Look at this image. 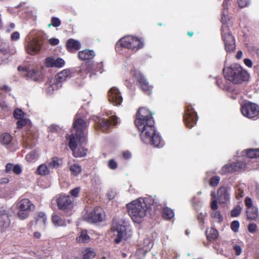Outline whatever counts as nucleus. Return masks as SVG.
<instances>
[{
    "instance_id": "obj_59",
    "label": "nucleus",
    "mask_w": 259,
    "mask_h": 259,
    "mask_svg": "<svg viewBox=\"0 0 259 259\" xmlns=\"http://www.w3.org/2000/svg\"><path fill=\"white\" fill-rule=\"evenodd\" d=\"M254 152L253 149H249L247 150L246 155L250 158H254Z\"/></svg>"
},
{
    "instance_id": "obj_64",
    "label": "nucleus",
    "mask_w": 259,
    "mask_h": 259,
    "mask_svg": "<svg viewBox=\"0 0 259 259\" xmlns=\"http://www.w3.org/2000/svg\"><path fill=\"white\" fill-rule=\"evenodd\" d=\"M59 42V40L57 38H53L49 39V43L52 46L57 45Z\"/></svg>"
},
{
    "instance_id": "obj_33",
    "label": "nucleus",
    "mask_w": 259,
    "mask_h": 259,
    "mask_svg": "<svg viewBox=\"0 0 259 259\" xmlns=\"http://www.w3.org/2000/svg\"><path fill=\"white\" fill-rule=\"evenodd\" d=\"M227 79H222V78L218 77L216 78L215 83L218 87L220 89L223 90L226 89L227 90H229V88L227 85L228 81L226 80Z\"/></svg>"
},
{
    "instance_id": "obj_3",
    "label": "nucleus",
    "mask_w": 259,
    "mask_h": 259,
    "mask_svg": "<svg viewBox=\"0 0 259 259\" xmlns=\"http://www.w3.org/2000/svg\"><path fill=\"white\" fill-rule=\"evenodd\" d=\"M111 230L116 237L114 239L116 243H119L122 240H126L132 235L128 222L122 218H114Z\"/></svg>"
},
{
    "instance_id": "obj_32",
    "label": "nucleus",
    "mask_w": 259,
    "mask_h": 259,
    "mask_svg": "<svg viewBox=\"0 0 259 259\" xmlns=\"http://www.w3.org/2000/svg\"><path fill=\"white\" fill-rule=\"evenodd\" d=\"M91 69L93 75L96 74V73L97 72L102 73L103 71V62L91 63Z\"/></svg>"
},
{
    "instance_id": "obj_31",
    "label": "nucleus",
    "mask_w": 259,
    "mask_h": 259,
    "mask_svg": "<svg viewBox=\"0 0 259 259\" xmlns=\"http://www.w3.org/2000/svg\"><path fill=\"white\" fill-rule=\"evenodd\" d=\"M83 259H92L96 255L94 249L89 247L85 248L82 252Z\"/></svg>"
},
{
    "instance_id": "obj_5",
    "label": "nucleus",
    "mask_w": 259,
    "mask_h": 259,
    "mask_svg": "<svg viewBox=\"0 0 259 259\" xmlns=\"http://www.w3.org/2000/svg\"><path fill=\"white\" fill-rule=\"evenodd\" d=\"M230 21L228 16L225 14V10L222 12L221 22L222 27V38L225 45V49L227 53H231L235 51V42L233 36L228 25Z\"/></svg>"
},
{
    "instance_id": "obj_38",
    "label": "nucleus",
    "mask_w": 259,
    "mask_h": 259,
    "mask_svg": "<svg viewBox=\"0 0 259 259\" xmlns=\"http://www.w3.org/2000/svg\"><path fill=\"white\" fill-rule=\"evenodd\" d=\"M69 169L71 174L73 176H76L81 172V167L80 165L78 164H73L69 167Z\"/></svg>"
},
{
    "instance_id": "obj_41",
    "label": "nucleus",
    "mask_w": 259,
    "mask_h": 259,
    "mask_svg": "<svg viewBox=\"0 0 259 259\" xmlns=\"http://www.w3.org/2000/svg\"><path fill=\"white\" fill-rule=\"evenodd\" d=\"M211 215L213 220V222L220 223L223 220V217L221 215L220 211H212Z\"/></svg>"
},
{
    "instance_id": "obj_23",
    "label": "nucleus",
    "mask_w": 259,
    "mask_h": 259,
    "mask_svg": "<svg viewBox=\"0 0 259 259\" xmlns=\"http://www.w3.org/2000/svg\"><path fill=\"white\" fill-rule=\"evenodd\" d=\"M96 54L93 50L85 49L78 53V58L82 61H89L93 59Z\"/></svg>"
},
{
    "instance_id": "obj_60",
    "label": "nucleus",
    "mask_w": 259,
    "mask_h": 259,
    "mask_svg": "<svg viewBox=\"0 0 259 259\" xmlns=\"http://www.w3.org/2000/svg\"><path fill=\"white\" fill-rule=\"evenodd\" d=\"M20 37L19 33L17 31L14 32L11 34V38L12 40H17Z\"/></svg>"
},
{
    "instance_id": "obj_8",
    "label": "nucleus",
    "mask_w": 259,
    "mask_h": 259,
    "mask_svg": "<svg viewBox=\"0 0 259 259\" xmlns=\"http://www.w3.org/2000/svg\"><path fill=\"white\" fill-rule=\"evenodd\" d=\"M240 110L242 115L246 117L259 119V106L255 103L245 102L241 105Z\"/></svg>"
},
{
    "instance_id": "obj_63",
    "label": "nucleus",
    "mask_w": 259,
    "mask_h": 259,
    "mask_svg": "<svg viewBox=\"0 0 259 259\" xmlns=\"http://www.w3.org/2000/svg\"><path fill=\"white\" fill-rule=\"evenodd\" d=\"M122 157L126 160L128 159L131 157V154L128 151H123L122 152Z\"/></svg>"
},
{
    "instance_id": "obj_19",
    "label": "nucleus",
    "mask_w": 259,
    "mask_h": 259,
    "mask_svg": "<svg viewBox=\"0 0 259 259\" xmlns=\"http://www.w3.org/2000/svg\"><path fill=\"white\" fill-rule=\"evenodd\" d=\"M42 42L40 40L33 39L29 41L27 46V51L28 54L34 55L37 54L40 50Z\"/></svg>"
},
{
    "instance_id": "obj_20",
    "label": "nucleus",
    "mask_w": 259,
    "mask_h": 259,
    "mask_svg": "<svg viewBox=\"0 0 259 259\" xmlns=\"http://www.w3.org/2000/svg\"><path fill=\"white\" fill-rule=\"evenodd\" d=\"M45 64L47 67L61 68L64 66L65 61L60 58L55 59L52 57H48L45 59Z\"/></svg>"
},
{
    "instance_id": "obj_7",
    "label": "nucleus",
    "mask_w": 259,
    "mask_h": 259,
    "mask_svg": "<svg viewBox=\"0 0 259 259\" xmlns=\"http://www.w3.org/2000/svg\"><path fill=\"white\" fill-rule=\"evenodd\" d=\"M143 40L133 36H126L119 40L115 45V49L119 47L126 48L133 51H137L143 47Z\"/></svg>"
},
{
    "instance_id": "obj_18",
    "label": "nucleus",
    "mask_w": 259,
    "mask_h": 259,
    "mask_svg": "<svg viewBox=\"0 0 259 259\" xmlns=\"http://www.w3.org/2000/svg\"><path fill=\"white\" fill-rule=\"evenodd\" d=\"M57 205L60 209H69L72 205V201L69 196L61 195L57 200Z\"/></svg>"
},
{
    "instance_id": "obj_45",
    "label": "nucleus",
    "mask_w": 259,
    "mask_h": 259,
    "mask_svg": "<svg viewBox=\"0 0 259 259\" xmlns=\"http://www.w3.org/2000/svg\"><path fill=\"white\" fill-rule=\"evenodd\" d=\"M16 122L17 127L19 129L22 128L23 126H25L28 122V119L26 118H22L18 119Z\"/></svg>"
},
{
    "instance_id": "obj_47",
    "label": "nucleus",
    "mask_w": 259,
    "mask_h": 259,
    "mask_svg": "<svg viewBox=\"0 0 259 259\" xmlns=\"http://www.w3.org/2000/svg\"><path fill=\"white\" fill-rule=\"evenodd\" d=\"M162 216L166 220H170L174 218V211H162Z\"/></svg>"
},
{
    "instance_id": "obj_22",
    "label": "nucleus",
    "mask_w": 259,
    "mask_h": 259,
    "mask_svg": "<svg viewBox=\"0 0 259 259\" xmlns=\"http://www.w3.org/2000/svg\"><path fill=\"white\" fill-rule=\"evenodd\" d=\"M218 199L219 203H225L230 198V195L226 188L222 187L220 188L217 191Z\"/></svg>"
},
{
    "instance_id": "obj_62",
    "label": "nucleus",
    "mask_w": 259,
    "mask_h": 259,
    "mask_svg": "<svg viewBox=\"0 0 259 259\" xmlns=\"http://www.w3.org/2000/svg\"><path fill=\"white\" fill-rule=\"evenodd\" d=\"M234 249L235 251V254L237 255H239L242 252V249L239 245H235L234 247Z\"/></svg>"
},
{
    "instance_id": "obj_17",
    "label": "nucleus",
    "mask_w": 259,
    "mask_h": 259,
    "mask_svg": "<svg viewBox=\"0 0 259 259\" xmlns=\"http://www.w3.org/2000/svg\"><path fill=\"white\" fill-rule=\"evenodd\" d=\"M36 136L34 132L28 131L23 137V144L25 148H33L35 145Z\"/></svg>"
},
{
    "instance_id": "obj_25",
    "label": "nucleus",
    "mask_w": 259,
    "mask_h": 259,
    "mask_svg": "<svg viewBox=\"0 0 259 259\" xmlns=\"http://www.w3.org/2000/svg\"><path fill=\"white\" fill-rule=\"evenodd\" d=\"M128 214L133 221L137 223H140L143 218L146 215V211H128Z\"/></svg>"
},
{
    "instance_id": "obj_2",
    "label": "nucleus",
    "mask_w": 259,
    "mask_h": 259,
    "mask_svg": "<svg viewBox=\"0 0 259 259\" xmlns=\"http://www.w3.org/2000/svg\"><path fill=\"white\" fill-rule=\"evenodd\" d=\"M89 123L82 118H77L74 120L72 127L75 131L74 134L69 136L68 146L72 151L75 157H84L87 154V149L79 147L77 149V142L81 144H86L88 142V130Z\"/></svg>"
},
{
    "instance_id": "obj_39",
    "label": "nucleus",
    "mask_w": 259,
    "mask_h": 259,
    "mask_svg": "<svg viewBox=\"0 0 259 259\" xmlns=\"http://www.w3.org/2000/svg\"><path fill=\"white\" fill-rule=\"evenodd\" d=\"M52 222L54 224L58 226H63L65 225L64 221L57 215L53 214L52 216Z\"/></svg>"
},
{
    "instance_id": "obj_58",
    "label": "nucleus",
    "mask_w": 259,
    "mask_h": 259,
    "mask_svg": "<svg viewBox=\"0 0 259 259\" xmlns=\"http://www.w3.org/2000/svg\"><path fill=\"white\" fill-rule=\"evenodd\" d=\"M245 204L248 209L252 207V200L249 197H246L245 199Z\"/></svg>"
},
{
    "instance_id": "obj_36",
    "label": "nucleus",
    "mask_w": 259,
    "mask_h": 259,
    "mask_svg": "<svg viewBox=\"0 0 259 259\" xmlns=\"http://www.w3.org/2000/svg\"><path fill=\"white\" fill-rule=\"evenodd\" d=\"M1 142L4 145H9L12 140V136L8 133H4L1 136Z\"/></svg>"
},
{
    "instance_id": "obj_56",
    "label": "nucleus",
    "mask_w": 259,
    "mask_h": 259,
    "mask_svg": "<svg viewBox=\"0 0 259 259\" xmlns=\"http://www.w3.org/2000/svg\"><path fill=\"white\" fill-rule=\"evenodd\" d=\"M13 171L14 173H15L16 175H19L21 173L22 169L21 167L19 165H13Z\"/></svg>"
},
{
    "instance_id": "obj_61",
    "label": "nucleus",
    "mask_w": 259,
    "mask_h": 259,
    "mask_svg": "<svg viewBox=\"0 0 259 259\" xmlns=\"http://www.w3.org/2000/svg\"><path fill=\"white\" fill-rule=\"evenodd\" d=\"M248 230L249 232L253 233L256 231V226L254 224H250L248 227Z\"/></svg>"
},
{
    "instance_id": "obj_46",
    "label": "nucleus",
    "mask_w": 259,
    "mask_h": 259,
    "mask_svg": "<svg viewBox=\"0 0 259 259\" xmlns=\"http://www.w3.org/2000/svg\"><path fill=\"white\" fill-rule=\"evenodd\" d=\"M36 157V152L33 151L29 152L26 155L25 159L27 161L31 162L33 160L35 159Z\"/></svg>"
},
{
    "instance_id": "obj_54",
    "label": "nucleus",
    "mask_w": 259,
    "mask_h": 259,
    "mask_svg": "<svg viewBox=\"0 0 259 259\" xmlns=\"http://www.w3.org/2000/svg\"><path fill=\"white\" fill-rule=\"evenodd\" d=\"M210 207L213 210H216L218 208V202L215 199H213V198H212L211 199Z\"/></svg>"
},
{
    "instance_id": "obj_42",
    "label": "nucleus",
    "mask_w": 259,
    "mask_h": 259,
    "mask_svg": "<svg viewBox=\"0 0 259 259\" xmlns=\"http://www.w3.org/2000/svg\"><path fill=\"white\" fill-rule=\"evenodd\" d=\"M25 115L24 112L20 109H16L13 112V116L17 119L24 118Z\"/></svg>"
},
{
    "instance_id": "obj_53",
    "label": "nucleus",
    "mask_w": 259,
    "mask_h": 259,
    "mask_svg": "<svg viewBox=\"0 0 259 259\" xmlns=\"http://www.w3.org/2000/svg\"><path fill=\"white\" fill-rule=\"evenodd\" d=\"M17 216L20 220H24L28 216L27 211H18Z\"/></svg>"
},
{
    "instance_id": "obj_15",
    "label": "nucleus",
    "mask_w": 259,
    "mask_h": 259,
    "mask_svg": "<svg viewBox=\"0 0 259 259\" xmlns=\"http://www.w3.org/2000/svg\"><path fill=\"white\" fill-rule=\"evenodd\" d=\"M118 122V118L115 115L109 117L108 119H103L99 123L100 128L103 132L107 133L109 130L116 125Z\"/></svg>"
},
{
    "instance_id": "obj_10",
    "label": "nucleus",
    "mask_w": 259,
    "mask_h": 259,
    "mask_svg": "<svg viewBox=\"0 0 259 259\" xmlns=\"http://www.w3.org/2000/svg\"><path fill=\"white\" fill-rule=\"evenodd\" d=\"M18 70L22 72L24 76L34 81H39L43 78L41 70L37 67H30L28 65L19 66Z\"/></svg>"
},
{
    "instance_id": "obj_13",
    "label": "nucleus",
    "mask_w": 259,
    "mask_h": 259,
    "mask_svg": "<svg viewBox=\"0 0 259 259\" xmlns=\"http://www.w3.org/2000/svg\"><path fill=\"white\" fill-rule=\"evenodd\" d=\"M71 76L70 70L67 69H64L55 75L53 85L56 86L57 88H60L62 87V83Z\"/></svg>"
},
{
    "instance_id": "obj_52",
    "label": "nucleus",
    "mask_w": 259,
    "mask_h": 259,
    "mask_svg": "<svg viewBox=\"0 0 259 259\" xmlns=\"http://www.w3.org/2000/svg\"><path fill=\"white\" fill-rule=\"evenodd\" d=\"M83 79V78H82V77H81V78H76V80L74 81V82L73 83L74 86L75 87H77V88H79V87H82L84 84Z\"/></svg>"
},
{
    "instance_id": "obj_55",
    "label": "nucleus",
    "mask_w": 259,
    "mask_h": 259,
    "mask_svg": "<svg viewBox=\"0 0 259 259\" xmlns=\"http://www.w3.org/2000/svg\"><path fill=\"white\" fill-rule=\"evenodd\" d=\"M79 192H80V188L76 187V188L71 190L70 192V193L73 197H77L78 196Z\"/></svg>"
},
{
    "instance_id": "obj_6",
    "label": "nucleus",
    "mask_w": 259,
    "mask_h": 259,
    "mask_svg": "<svg viewBox=\"0 0 259 259\" xmlns=\"http://www.w3.org/2000/svg\"><path fill=\"white\" fill-rule=\"evenodd\" d=\"M157 202L151 197L139 198L126 204L127 210H156Z\"/></svg>"
},
{
    "instance_id": "obj_12",
    "label": "nucleus",
    "mask_w": 259,
    "mask_h": 259,
    "mask_svg": "<svg viewBox=\"0 0 259 259\" xmlns=\"http://www.w3.org/2000/svg\"><path fill=\"white\" fill-rule=\"evenodd\" d=\"M83 217L84 220L90 223L102 222L106 219L104 211H85Z\"/></svg>"
},
{
    "instance_id": "obj_16",
    "label": "nucleus",
    "mask_w": 259,
    "mask_h": 259,
    "mask_svg": "<svg viewBox=\"0 0 259 259\" xmlns=\"http://www.w3.org/2000/svg\"><path fill=\"white\" fill-rule=\"evenodd\" d=\"M108 100L114 105H119L122 101V98L118 90L113 87L108 93Z\"/></svg>"
},
{
    "instance_id": "obj_28",
    "label": "nucleus",
    "mask_w": 259,
    "mask_h": 259,
    "mask_svg": "<svg viewBox=\"0 0 259 259\" xmlns=\"http://www.w3.org/2000/svg\"><path fill=\"white\" fill-rule=\"evenodd\" d=\"M10 224V221L8 214H3L0 215V230L2 231L8 228Z\"/></svg>"
},
{
    "instance_id": "obj_9",
    "label": "nucleus",
    "mask_w": 259,
    "mask_h": 259,
    "mask_svg": "<svg viewBox=\"0 0 259 259\" xmlns=\"http://www.w3.org/2000/svg\"><path fill=\"white\" fill-rule=\"evenodd\" d=\"M133 77L134 78L136 83L146 94L150 95L152 91L153 87L145 78L141 72L135 69L131 71Z\"/></svg>"
},
{
    "instance_id": "obj_44",
    "label": "nucleus",
    "mask_w": 259,
    "mask_h": 259,
    "mask_svg": "<svg viewBox=\"0 0 259 259\" xmlns=\"http://www.w3.org/2000/svg\"><path fill=\"white\" fill-rule=\"evenodd\" d=\"M247 219L249 220H256L258 218L257 211H246Z\"/></svg>"
},
{
    "instance_id": "obj_14",
    "label": "nucleus",
    "mask_w": 259,
    "mask_h": 259,
    "mask_svg": "<svg viewBox=\"0 0 259 259\" xmlns=\"http://www.w3.org/2000/svg\"><path fill=\"white\" fill-rule=\"evenodd\" d=\"M246 164L243 162H237L231 164H227L222 167L221 171L222 174L233 173L239 171L245 168Z\"/></svg>"
},
{
    "instance_id": "obj_49",
    "label": "nucleus",
    "mask_w": 259,
    "mask_h": 259,
    "mask_svg": "<svg viewBox=\"0 0 259 259\" xmlns=\"http://www.w3.org/2000/svg\"><path fill=\"white\" fill-rule=\"evenodd\" d=\"M108 166L111 169H115L117 167V163L114 159H112L109 160Z\"/></svg>"
},
{
    "instance_id": "obj_50",
    "label": "nucleus",
    "mask_w": 259,
    "mask_h": 259,
    "mask_svg": "<svg viewBox=\"0 0 259 259\" xmlns=\"http://www.w3.org/2000/svg\"><path fill=\"white\" fill-rule=\"evenodd\" d=\"M231 228L234 232H237L239 228V223L237 221H234L231 225Z\"/></svg>"
},
{
    "instance_id": "obj_21",
    "label": "nucleus",
    "mask_w": 259,
    "mask_h": 259,
    "mask_svg": "<svg viewBox=\"0 0 259 259\" xmlns=\"http://www.w3.org/2000/svg\"><path fill=\"white\" fill-rule=\"evenodd\" d=\"M16 206L19 210H33L35 206L28 199H23L18 201Z\"/></svg>"
},
{
    "instance_id": "obj_4",
    "label": "nucleus",
    "mask_w": 259,
    "mask_h": 259,
    "mask_svg": "<svg viewBox=\"0 0 259 259\" xmlns=\"http://www.w3.org/2000/svg\"><path fill=\"white\" fill-rule=\"evenodd\" d=\"M223 72L225 78L235 84L242 83L249 78V74L247 71L237 64L224 68Z\"/></svg>"
},
{
    "instance_id": "obj_48",
    "label": "nucleus",
    "mask_w": 259,
    "mask_h": 259,
    "mask_svg": "<svg viewBox=\"0 0 259 259\" xmlns=\"http://www.w3.org/2000/svg\"><path fill=\"white\" fill-rule=\"evenodd\" d=\"M61 25V21L60 19L56 17H52L51 19V23L49 24V26L51 25L55 27L59 26Z\"/></svg>"
},
{
    "instance_id": "obj_24",
    "label": "nucleus",
    "mask_w": 259,
    "mask_h": 259,
    "mask_svg": "<svg viewBox=\"0 0 259 259\" xmlns=\"http://www.w3.org/2000/svg\"><path fill=\"white\" fill-rule=\"evenodd\" d=\"M67 50L71 53L79 50L81 48V44L78 40L73 38L69 39L66 44Z\"/></svg>"
},
{
    "instance_id": "obj_40",
    "label": "nucleus",
    "mask_w": 259,
    "mask_h": 259,
    "mask_svg": "<svg viewBox=\"0 0 259 259\" xmlns=\"http://www.w3.org/2000/svg\"><path fill=\"white\" fill-rule=\"evenodd\" d=\"M61 165L60 159L57 157L52 158V161L49 163V166L51 168H57Z\"/></svg>"
},
{
    "instance_id": "obj_43",
    "label": "nucleus",
    "mask_w": 259,
    "mask_h": 259,
    "mask_svg": "<svg viewBox=\"0 0 259 259\" xmlns=\"http://www.w3.org/2000/svg\"><path fill=\"white\" fill-rule=\"evenodd\" d=\"M220 181V178L219 176H213L209 181V185L211 187H215L219 184Z\"/></svg>"
},
{
    "instance_id": "obj_29",
    "label": "nucleus",
    "mask_w": 259,
    "mask_h": 259,
    "mask_svg": "<svg viewBox=\"0 0 259 259\" xmlns=\"http://www.w3.org/2000/svg\"><path fill=\"white\" fill-rule=\"evenodd\" d=\"M11 54L8 47L0 46V61L4 62L7 60Z\"/></svg>"
},
{
    "instance_id": "obj_34",
    "label": "nucleus",
    "mask_w": 259,
    "mask_h": 259,
    "mask_svg": "<svg viewBox=\"0 0 259 259\" xmlns=\"http://www.w3.org/2000/svg\"><path fill=\"white\" fill-rule=\"evenodd\" d=\"M207 239L209 240H214L218 238V232L214 228H211L210 230H207L206 231Z\"/></svg>"
},
{
    "instance_id": "obj_1",
    "label": "nucleus",
    "mask_w": 259,
    "mask_h": 259,
    "mask_svg": "<svg viewBox=\"0 0 259 259\" xmlns=\"http://www.w3.org/2000/svg\"><path fill=\"white\" fill-rule=\"evenodd\" d=\"M135 124L141 132V138L144 143L160 147L161 138L156 133L154 120L150 110L144 107L140 108L136 114Z\"/></svg>"
},
{
    "instance_id": "obj_37",
    "label": "nucleus",
    "mask_w": 259,
    "mask_h": 259,
    "mask_svg": "<svg viewBox=\"0 0 259 259\" xmlns=\"http://www.w3.org/2000/svg\"><path fill=\"white\" fill-rule=\"evenodd\" d=\"M191 203L194 209L200 208L202 205V202L200 198L194 196L191 200Z\"/></svg>"
},
{
    "instance_id": "obj_30",
    "label": "nucleus",
    "mask_w": 259,
    "mask_h": 259,
    "mask_svg": "<svg viewBox=\"0 0 259 259\" xmlns=\"http://www.w3.org/2000/svg\"><path fill=\"white\" fill-rule=\"evenodd\" d=\"M47 221V217L46 214L42 211L39 212L36 218V224L44 230L45 229L46 222Z\"/></svg>"
},
{
    "instance_id": "obj_27",
    "label": "nucleus",
    "mask_w": 259,
    "mask_h": 259,
    "mask_svg": "<svg viewBox=\"0 0 259 259\" xmlns=\"http://www.w3.org/2000/svg\"><path fill=\"white\" fill-rule=\"evenodd\" d=\"M90 240V237L88 235L87 231H80L78 236L76 238V241L79 243H87Z\"/></svg>"
},
{
    "instance_id": "obj_35",
    "label": "nucleus",
    "mask_w": 259,
    "mask_h": 259,
    "mask_svg": "<svg viewBox=\"0 0 259 259\" xmlns=\"http://www.w3.org/2000/svg\"><path fill=\"white\" fill-rule=\"evenodd\" d=\"M36 172L39 175L45 176L50 173V170L46 164H42L37 167Z\"/></svg>"
},
{
    "instance_id": "obj_11",
    "label": "nucleus",
    "mask_w": 259,
    "mask_h": 259,
    "mask_svg": "<svg viewBox=\"0 0 259 259\" xmlns=\"http://www.w3.org/2000/svg\"><path fill=\"white\" fill-rule=\"evenodd\" d=\"M183 118L186 125L190 128L196 124L197 121V113L194 110L191 104L186 105Z\"/></svg>"
},
{
    "instance_id": "obj_26",
    "label": "nucleus",
    "mask_w": 259,
    "mask_h": 259,
    "mask_svg": "<svg viewBox=\"0 0 259 259\" xmlns=\"http://www.w3.org/2000/svg\"><path fill=\"white\" fill-rule=\"evenodd\" d=\"M80 76L82 78H85L88 74L91 77L93 75L91 69V63H86L84 65H82L79 70Z\"/></svg>"
},
{
    "instance_id": "obj_51",
    "label": "nucleus",
    "mask_w": 259,
    "mask_h": 259,
    "mask_svg": "<svg viewBox=\"0 0 259 259\" xmlns=\"http://www.w3.org/2000/svg\"><path fill=\"white\" fill-rule=\"evenodd\" d=\"M116 195V192L113 190H110L108 191L106 194V196L109 200H111L114 199Z\"/></svg>"
},
{
    "instance_id": "obj_57",
    "label": "nucleus",
    "mask_w": 259,
    "mask_h": 259,
    "mask_svg": "<svg viewBox=\"0 0 259 259\" xmlns=\"http://www.w3.org/2000/svg\"><path fill=\"white\" fill-rule=\"evenodd\" d=\"M238 5L241 8H244L248 6L249 2L247 0H238Z\"/></svg>"
}]
</instances>
